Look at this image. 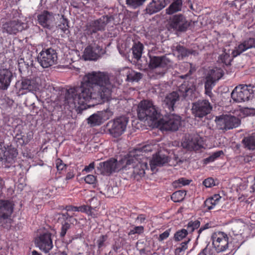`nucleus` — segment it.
Listing matches in <instances>:
<instances>
[{
  "instance_id": "1",
  "label": "nucleus",
  "mask_w": 255,
  "mask_h": 255,
  "mask_svg": "<svg viewBox=\"0 0 255 255\" xmlns=\"http://www.w3.org/2000/svg\"><path fill=\"white\" fill-rule=\"evenodd\" d=\"M113 87L107 74L92 72L83 77L80 86L68 89L65 98L75 105L90 107L108 101Z\"/></svg>"
},
{
  "instance_id": "2",
  "label": "nucleus",
  "mask_w": 255,
  "mask_h": 255,
  "mask_svg": "<svg viewBox=\"0 0 255 255\" xmlns=\"http://www.w3.org/2000/svg\"><path fill=\"white\" fill-rule=\"evenodd\" d=\"M195 90L193 83L184 82L178 88V91H174L167 94L162 101V106L166 113H170L174 111L177 102L179 101L180 96L186 98L191 95Z\"/></svg>"
},
{
  "instance_id": "3",
  "label": "nucleus",
  "mask_w": 255,
  "mask_h": 255,
  "mask_svg": "<svg viewBox=\"0 0 255 255\" xmlns=\"http://www.w3.org/2000/svg\"><path fill=\"white\" fill-rule=\"evenodd\" d=\"M173 62L167 56L149 55V67L151 70L150 76L158 79L164 76L167 70L172 67Z\"/></svg>"
},
{
  "instance_id": "4",
  "label": "nucleus",
  "mask_w": 255,
  "mask_h": 255,
  "mask_svg": "<svg viewBox=\"0 0 255 255\" xmlns=\"http://www.w3.org/2000/svg\"><path fill=\"white\" fill-rule=\"evenodd\" d=\"M137 116L140 120H149L154 122L160 117V113L157 108L152 101L142 100L137 106Z\"/></svg>"
},
{
  "instance_id": "5",
  "label": "nucleus",
  "mask_w": 255,
  "mask_h": 255,
  "mask_svg": "<svg viewBox=\"0 0 255 255\" xmlns=\"http://www.w3.org/2000/svg\"><path fill=\"white\" fill-rule=\"evenodd\" d=\"M120 162L122 164H124L122 167L123 170H130L129 173L130 175L134 177L137 175L140 177L144 175V168L146 166V163H140L135 157L132 156L122 158L120 160Z\"/></svg>"
},
{
  "instance_id": "6",
  "label": "nucleus",
  "mask_w": 255,
  "mask_h": 255,
  "mask_svg": "<svg viewBox=\"0 0 255 255\" xmlns=\"http://www.w3.org/2000/svg\"><path fill=\"white\" fill-rule=\"evenodd\" d=\"M113 19L112 16L103 15L99 18L88 22L84 30L88 35H92L100 31H104L107 25Z\"/></svg>"
},
{
  "instance_id": "7",
  "label": "nucleus",
  "mask_w": 255,
  "mask_h": 255,
  "mask_svg": "<svg viewBox=\"0 0 255 255\" xmlns=\"http://www.w3.org/2000/svg\"><path fill=\"white\" fill-rule=\"evenodd\" d=\"M253 87L251 85H240L236 86L231 93V98L237 103L245 102L253 97Z\"/></svg>"
},
{
  "instance_id": "8",
  "label": "nucleus",
  "mask_w": 255,
  "mask_h": 255,
  "mask_svg": "<svg viewBox=\"0 0 255 255\" xmlns=\"http://www.w3.org/2000/svg\"><path fill=\"white\" fill-rule=\"evenodd\" d=\"M162 130L176 131L181 125V117L174 114L167 113L158 121Z\"/></svg>"
},
{
  "instance_id": "9",
  "label": "nucleus",
  "mask_w": 255,
  "mask_h": 255,
  "mask_svg": "<svg viewBox=\"0 0 255 255\" xmlns=\"http://www.w3.org/2000/svg\"><path fill=\"white\" fill-rule=\"evenodd\" d=\"M128 120L126 117H120L109 121L107 127L110 134L114 137H118L125 131Z\"/></svg>"
},
{
  "instance_id": "10",
  "label": "nucleus",
  "mask_w": 255,
  "mask_h": 255,
  "mask_svg": "<svg viewBox=\"0 0 255 255\" xmlns=\"http://www.w3.org/2000/svg\"><path fill=\"white\" fill-rule=\"evenodd\" d=\"M37 61L43 68H48L57 62L58 57L56 51L52 48H44L38 54Z\"/></svg>"
},
{
  "instance_id": "11",
  "label": "nucleus",
  "mask_w": 255,
  "mask_h": 255,
  "mask_svg": "<svg viewBox=\"0 0 255 255\" xmlns=\"http://www.w3.org/2000/svg\"><path fill=\"white\" fill-rule=\"evenodd\" d=\"M215 122L219 129L225 130L236 128L241 123L239 118L231 115L216 117Z\"/></svg>"
},
{
  "instance_id": "12",
  "label": "nucleus",
  "mask_w": 255,
  "mask_h": 255,
  "mask_svg": "<svg viewBox=\"0 0 255 255\" xmlns=\"http://www.w3.org/2000/svg\"><path fill=\"white\" fill-rule=\"evenodd\" d=\"M122 164L120 160L118 162L117 159L111 158L105 161L100 162L97 166L98 171L104 175H110L114 172L123 170Z\"/></svg>"
},
{
  "instance_id": "13",
  "label": "nucleus",
  "mask_w": 255,
  "mask_h": 255,
  "mask_svg": "<svg viewBox=\"0 0 255 255\" xmlns=\"http://www.w3.org/2000/svg\"><path fill=\"white\" fill-rule=\"evenodd\" d=\"M38 78H22L19 84H17L18 96L26 94L28 92L34 93L39 90Z\"/></svg>"
},
{
  "instance_id": "14",
  "label": "nucleus",
  "mask_w": 255,
  "mask_h": 255,
  "mask_svg": "<svg viewBox=\"0 0 255 255\" xmlns=\"http://www.w3.org/2000/svg\"><path fill=\"white\" fill-rule=\"evenodd\" d=\"M212 109V106L208 100H199L192 103V113L195 118L202 119L209 114Z\"/></svg>"
},
{
  "instance_id": "15",
  "label": "nucleus",
  "mask_w": 255,
  "mask_h": 255,
  "mask_svg": "<svg viewBox=\"0 0 255 255\" xmlns=\"http://www.w3.org/2000/svg\"><path fill=\"white\" fill-rule=\"evenodd\" d=\"M211 239L212 245L217 253L224 252L228 249L229 238L224 232H217L213 233Z\"/></svg>"
},
{
  "instance_id": "16",
  "label": "nucleus",
  "mask_w": 255,
  "mask_h": 255,
  "mask_svg": "<svg viewBox=\"0 0 255 255\" xmlns=\"http://www.w3.org/2000/svg\"><path fill=\"white\" fill-rule=\"evenodd\" d=\"M191 25L186 17L181 13L174 15L170 21V26L178 32H185Z\"/></svg>"
},
{
  "instance_id": "17",
  "label": "nucleus",
  "mask_w": 255,
  "mask_h": 255,
  "mask_svg": "<svg viewBox=\"0 0 255 255\" xmlns=\"http://www.w3.org/2000/svg\"><path fill=\"white\" fill-rule=\"evenodd\" d=\"M26 27V23L18 19H14L3 23L1 26V29L3 33L12 35L22 31Z\"/></svg>"
},
{
  "instance_id": "18",
  "label": "nucleus",
  "mask_w": 255,
  "mask_h": 255,
  "mask_svg": "<svg viewBox=\"0 0 255 255\" xmlns=\"http://www.w3.org/2000/svg\"><path fill=\"white\" fill-rule=\"evenodd\" d=\"M105 51L95 42L89 44L84 50L83 58L85 60H96Z\"/></svg>"
},
{
  "instance_id": "19",
  "label": "nucleus",
  "mask_w": 255,
  "mask_h": 255,
  "mask_svg": "<svg viewBox=\"0 0 255 255\" xmlns=\"http://www.w3.org/2000/svg\"><path fill=\"white\" fill-rule=\"evenodd\" d=\"M169 0H151L147 4L143 12L145 15H151L163 9L168 4Z\"/></svg>"
},
{
  "instance_id": "20",
  "label": "nucleus",
  "mask_w": 255,
  "mask_h": 255,
  "mask_svg": "<svg viewBox=\"0 0 255 255\" xmlns=\"http://www.w3.org/2000/svg\"><path fill=\"white\" fill-rule=\"evenodd\" d=\"M35 242L39 249L45 253H48L53 248L51 234L48 232L40 235Z\"/></svg>"
},
{
  "instance_id": "21",
  "label": "nucleus",
  "mask_w": 255,
  "mask_h": 255,
  "mask_svg": "<svg viewBox=\"0 0 255 255\" xmlns=\"http://www.w3.org/2000/svg\"><path fill=\"white\" fill-rule=\"evenodd\" d=\"M55 20L52 12L44 10L37 15L38 23L43 28L50 29L53 26Z\"/></svg>"
},
{
  "instance_id": "22",
  "label": "nucleus",
  "mask_w": 255,
  "mask_h": 255,
  "mask_svg": "<svg viewBox=\"0 0 255 255\" xmlns=\"http://www.w3.org/2000/svg\"><path fill=\"white\" fill-rule=\"evenodd\" d=\"M13 78V74L11 70L7 68L0 69V89L6 90Z\"/></svg>"
},
{
  "instance_id": "23",
  "label": "nucleus",
  "mask_w": 255,
  "mask_h": 255,
  "mask_svg": "<svg viewBox=\"0 0 255 255\" xmlns=\"http://www.w3.org/2000/svg\"><path fill=\"white\" fill-rule=\"evenodd\" d=\"M255 48V38H249L241 43L236 49L232 51L234 56H237L246 50Z\"/></svg>"
},
{
  "instance_id": "24",
  "label": "nucleus",
  "mask_w": 255,
  "mask_h": 255,
  "mask_svg": "<svg viewBox=\"0 0 255 255\" xmlns=\"http://www.w3.org/2000/svg\"><path fill=\"white\" fill-rule=\"evenodd\" d=\"M107 113V111H100L93 114L88 118V123L91 127L100 125L104 121L109 119L106 116Z\"/></svg>"
},
{
  "instance_id": "25",
  "label": "nucleus",
  "mask_w": 255,
  "mask_h": 255,
  "mask_svg": "<svg viewBox=\"0 0 255 255\" xmlns=\"http://www.w3.org/2000/svg\"><path fill=\"white\" fill-rule=\"evenodd\" d=\"M168 161V157L161 153H158L153 155L152 160L150 161V166L153 170L155 166H161L167 163Z\"/></svg>"
},
{
  "instance_id": "26",
  "label": "nucleus",
  "mask_w": 255,
  "mask_h": 255,
  "mask_svg": "<svg viewBox=\"0 0 255 255\" xmlns=\"http://www.w3.org/2000/svg\"><path fill=\"white\" fill-rule=\"evenodd\" d=\"M13 210V204L8 200H0V216H11Z\"/></svg>"
},
{
  "instance_id": "27",
  "label": "nucleus",
  "mask_w": 255,
  "mask_h": 255,
  "mask_svg": "<svg viewBox=\"0 0 255 255\" xmlns=\"http://www.w3.org/2000/svg\"><path fill=\"white\" fill-rule=\"evenodd\" d=\"M124 72L127 77L126 81L128 82H138L142 77L141 73L135 72L128 68H126Z\"/></svg>"
},
{
  "instance_id": "28",
  "label": "nucleus",
  "mask_w": 255,
  "mask_h": 255,
  "mask_svg": "<svg viewBox=\"0 0 255 255\" xmlns=\"http://www.w3.org/2000/svg\"><path fill=\"white\" fill-rule=\"evenodd\" d=\"M182 0H173L168 7L166 9V13L168 15H172L182 10Z\"/></svg>"
},
{
  "instance_id": "29",
  "label": "nucleus",
  "mask_w": 255,
  "mask_h": 255,
  "mask_svg": "<svg viewBox=\"0 0 255 255\" xmlns=\"http://www.w3.org/2000/svg\"><path fill=\"white\" fill-rule=\"evenodd\" d=\"M203 139L199 135H195L187 143V147L190 149L198 150L203 147Z\"/></svg>"
},
{
  "instance_id": "30",
  "label": "nucleus",
  "mask_w": 255,
  "mask_h": 255,
  "mask_svg": "<svg viewBox=\"0 0 255 255\" xmlns=\"http://www.w3.org/2000/svg\"><path fill=\"white\" fill-rule=\"evenodd\" d=\"M242 143L245 148L254 151L255 150V134H251L244 137Z\"/></svg>"
},
{
  "instance_id": "31",
  "label": "nucleus",
  "mask_w": 255,
  "mask_h": 255,
  "mask_svg": "<svg viewBox=\"0 0 255 255\" xmlns=\"http://www.w3.org/2000/svg\"><path fill=\"white\" fill-rule=\"evenodd\" d=\"M176 50L178 53V57L179 59H183L184 58L188 57L191 54L195 55L197 54V52L195 50L187 49L180 44L176 46Z\"/></svg>"
},
{
  "instance_id": "32",
  "label": "nucleus",
  "mask_w": 255,
  "mask_h": 255,
  "mask_svg": "<svg viewBox=\"0 0 255 255\" xmlns=\"http://www.w3.org/2000/svg\"><path fill=\"white\" fill-rule=\"evenodd\" d=\"M231 54H232V56H231L230 55V50L227 51L226 49H224L223 51V53L219 56L218 60L226 65H230L233 57H235L234 56L232 52Z\"/></svg>"
},
{
  "instance_id": "33",
  "label": "nucleus",
  "mask_w": 255,
  "mask_h": 255,
  "mask_svg": "<svg viewBox=\"0 0 255 255\" xmlns=\"http://www.w3.org/2000/svg\"><path fill=\"white\" fill-rule=\"evenodd\" d=\"M133 57L138 60L141 57L143 45L139 42L134 43L131 48Z\"/></svg>"
},
{
  "instance_id": "34",
  "label": "nucleus",
  "mask_w": 255,
  "mask_h": 255,
  "mask_svg": "<svg viewBox=\"0 0 255 255\" xmlns=\"http://www.w3.org/2000/svg\"><path fill=\"white\" fill-rule=\"evenodd\" d=\"M221 197L219 195H215L213 197L207 199L204 201V206L208 210L213 209L219 202Z\"/></svg>"
},
{
  "instance_id": "35",
  "label": "nucleus",
  "mask_w": 255,
  "mask_h": 255,
  "mask_svg": "<svg viewBox=\"0 0 255 255\" xmlns=\"http://www.w3.org/2000/svg\"><path fill=\"white\" fill-rule=\"evenodd\" d=\"M188 233L187 230L182 229L177 231L173 237V239L176 242L181 241L183 240H186V238H190L188 236Z\"/></svg>"
},
{
  "instance_id": "36",
  "label": "nucleus",
  "mask_w": 255,
  "mask_h": 255,
  "mask_svg": "<svg viewBox=\"0 0 255 255\" xmlns=\"http://www.w3.org/2000/svg\"><path fill=\"white\" fill-rule=\"evenodd\" d=\"M29 65L28 62L25 61L23 58L18 61V68L21 74L27 75L29 72Z\"/></svg>"
},
{
  "instance_id": "37",
  "label": "nucleus",
  "mask_w": 255,
  "mask_h": 255,
  "mask_svg": "<svg viewBox=\"0 0 255 255\" xmlns=\"http://www.w3.org/2000/svg\"><path fill=\"white\" fill-rule=\"evenodd\" d=\"M147 0H126V3L128 7L133 9H137L142 6Z\"/></svg>"
},
{
  "instance_id": "38",
  "label": "nucleus",
  "mask_w": 255,
  "mask_h": 255,
  "mask_svg": "<svg viewBox=\"0 0 255 255\" xmlns=\"http://www.w3.org/2000/svg\"><path fill=\"white\" fill-rule=\"evenodd\" d=\"M186 194L185 190H178L174 192L171 196V200L174 202L182 201Z\"/></svg>"
},
{
  "instance_id": "39",
  "label": "nucleus",
  "mask_w": 255,
  "mask_h": 255,
  "mask_svg": "<svg viewBox=\"0 0 255 255\" xmlns=\"http://www.w3.org/2000/svg\"><path fill=\"white\" fill-rule=\"evenodd\" d=\"M218 74H220L217 78H213V76H208L206 78V81L205 83V89H212L213 87L215 85V82L216 80H218L222 77V74L220 72H218Z\"/></svg>"
},
{
  "instance_id": "40",
  "label": "nucleus",
  "mask_w": 255,
  "mask_h": 255,
  "mask_svg": "<svg viewBox=\"0 0 255 255\" xmlns=\"http://www.w3.org/2000/svg\"><path fill=\"white\" fill-rule=\"evenodd\" d=\"M12 219L10 216H0V226L6 229L10 228L11 226Z\"/></svg>"
},
{
  "instance_id": "41",
  "label": "nucleus",
  "mask_w": 255,
  "mask_h": 255,
  "mask_svg": "<svg viewBox=\"0 0 255 255\" xmlns=\"http://www.w3.org/2000/svg\"><path fill=\"white\" fill-rule=\"evenodd\" d=\"M58 27L66 34L70 33L69 29L70 26L68 19L63 17L60 19V23L58 24Z\"/></svg>"
},
{
  "instance_id": "42",
  "label": "nucleus",
  "mask_w": 255,
  "mask_h": 255,
  "mask_svg": "<svg viewBox=\"0 0 255 255\" xmlns=\"http://www.w3.org/2000/svg\"><path fill=\"white\" fill-rule=\"evenodd\" d=\"M191 181V180L187 179L182 177L174 181L172 185L173 187L175 188H180L183 186L189 185Z\"/></svg>"
},
{
  "instance_id": "43",
  "label": "nucleus",
  "mask_w": 255,
  "mask_h": 255,
  "mask_svg": "<svg viewBox=\"0 0 255 255\" xmlns=\"http://www.w3.org/2000/svg\"><path fill=\"white\" fill-rule=\"evenodd\" d=\"M224 152L222 150H219L218 151L213 153L210 156L204 159L205 164L213 162L216 159L219 158L221 155H223Z\"/></svg>"
},
{
  "instance_id": "44",
  "label": "nucleus",
  "mask_w": 255,
  "mask_h": 255,
  "mask_svg": "<svg viewBox=\"0 0 255 255\" xmlns=\"http://www.w3.org/2000/svg\"><path fill=\"white\" fill-rule=\"evenodd\" d=\"M191 241V238H186V240L181 243L180 246L177 247L175 251L176 254H179L182 252H184L188 248V244Z\"/></svg>"
},
{
  "instance_id": "45",
  "label": "nucleus",
  "mask_w": 255,
  "mask_h": 255,
  "mask_svg": "<svg viewBox=\"0 0 255 255\" xmlns=\"http://www.w3.org/2000/svg\"><path fill=\"white\" fill-rule=\"evenodd\" d=\"M200 222L198 220L190 221L187 226L186 230H187L188 233H192L195 229H197L200 227Z\"/></svg>"
},
{
  "instance_id": "46",
  "label": "nucleus",
  "mask_w": 255,
  "mask_h": 255,
  "mask_svg": "<svg viewBox=\"0 0 255 255\" xmlns=\"http://www.w3.org/2000/svg\"><path fill=\"white\" fill-rule=\"evenodd\" d=\"M198 255H216L214 249L208 244L205 248L201 250Z\"/></svg>"
},
{
  "instance_id": "47",
  "label": "nucleus",
  "mask_w": 255,
  "mask_h": 255,
  "mask_svg": "<svg viewBox=\"0 0 255 255\" xmlns=\"http://www.w3.org/2000/svg\"><path fill=\"white\" fill-rule=\"evenodd\" d=\"M14 139L18 145L22 146L26 144L25 142V136L22 135V132L19 131V133H17L14 137Z\"/></svg>"
},
{
  "instance_id": "48",
  "label": "nucleus",
  "mask_w": 255,
  "mask_h": 255,
  "mask_svg": "<svg viewBox=\"0 0 255 255\" xmlns=\"http://www.w3.org/2000/svg\"><path fill=\"white\" fill-rule=\"evenodd\" d=\"M144 232V227L142 226H135L132 229H131L128 233V235L130 236L135 234L140 235Z\"/></svg>"
},
{
  "instance_id": "49",
  "label": "nucleus",
  "mask_w": 255,
  "mask_h": 255,
  "mask_svg": "<svg viewBox=\"0 0 255 255\" xmlns=\"http://www.w3.org/2000/svg\"><path fill=\"white\" fill-rule=\"evenodd\" d=\"M70 224L68 223V222H62L61 232L60 233V237H64L65 236L67 231L70 228Z\"/></svg>"
},
{
  "instance_id": "50",
  "label": "nucleus",
  "mask_w": 255,
  "mask_h": 255,
  "mask_svg": "<svg viewBox=\"0 0 255 255\" xmlns=\"http://www.w3.org/2000/svg\"><path fill=\"white\" fill-rule=\"evenodd\" d=\"M7 150L3 142H0V159L2 160L6 158Z\"/></svg>"
},
{
  "instance_id": "51",
  "label": "nucleus",
  "mask_w": 255,
  "mask_h": 255,
  "mask_svg": "<svg viewBox=\"0 0 255 255\" xmlns=\"http://www.w3.org/2000/svg\"><path fill=\"white\" fill-rule=\"evenodd\" d=\"M203 184L206 187L210 188L215 185V182L213 178L209 177L203 181Z\"/></svg>"
},
{
  "instance_id": "52",
  "label": "nucleus",
  "mask_w": 255,
  "mask_h": 255,
  "mask_svg": "<svg viewBox=\"0 0 255 255\" xmlns=\"http://www.w3.org/2000/svg\"><path fill=\"white\" fill-rule=\"evenodd\" d=\"M108 236L107 235H101L98 239L97 243L99 249H101L105 246L104 243L107 241Z\"/></svg>"
},
{
  "instance_id": "53",
  "label": "nucleus",
  "mask_w": 255,
  "mask_h": 255,
  "mask_svg": "<svg viewBox=\"0 0 255 255\" xmlns=\"http://www.w3.org/2000/svg\"><path fill=\"white\" fill-rule=\"evenodd\" d=\"M96 177L93 175L89 174L85 177V181L86 183L93 184L95 183Z\"/></svg>"
},
{
  "instance_id": "54",
  "label": "nucleus",
  "mask_w": 255,
  "mask_h": 255,
  "mask_svg": "<svg viewBox=\"0 0 255 255\" xmlns=\"http://www.w3.org/2000/svg\"><path fill=\"white\" fill-rule=\"evenodd\" d=\"M56 166L58 171H62L64 169L66 165L63 163L62 160L59 158L56 160Z\"/></svg>"
},
{
  "instance_id": "55",
  "label": "nucleus",
  "mask_w": 255,
  "mask_h": 255,
  "mask_svg": "<svg viewBox=\"0 0 255 255\" xmlns=\"http://www.w3.org/2000/svg\"><path fill=\"white\" fill-rule=\"evenodd\" d=\"M241 227V225H234L232 229L233 234L235 236L241 235L242 234V231L240 229Z\"/></svg>"
},
{
  "instance_id": "56",
  "label": "nucleus",
  "mask_w": 255,
  "mask_h": 255,
  "mask_svg": "<svg viewBox=\"0 0 255 255\" xmlns=\"http://www.w3.org/2000/svg\"><path fill=\"white\" fill-rule=\"evenodd\" d=\"M170 232V229H168L164 231L163 233L161 234L158 238V240L159 242H162V241L166 239L169 236Z\"/></svg>"
},
{
  "instance_id": "57",
  "label": "nucleus",
  "mask_w": 255,
  "mask_h": 255,
  "mask_svg": "<svg viewBox=\"0 0 255 255\" xmlns=\"http://www.w3.org/2000/svg\"><path fill=\"white\" fill-rule=\"evenodd\" d=\"M145 219V216L143 214H140L136 218L135 221L138 224H141L144 222Z\"/></svg>"
},
{
  "instance_id": "58",
  "label": "nucleus",
  "mask_w": 255,
  "mask_h": 255,
  "mask_svg": "<svg viewBox=\"0 0 255 255\" xmlns=\"http://www.w3.org/2000/svg\"><path fill=\"white\" fill-rule=\"evenodd\" d=\"M92 209L91 207L83 205L80 207H78V211H81L82 212H86L88 210L90 211Z\"/></svg>"
},
{
  "instance_id": "59",
  "label": "nucleus",
  "mask_w": 255,
  "mask_h": 255,
  "mask_svg": "<svg viewBox=\"0 0 255 255\" xmlns=\"http://www.w3.org/2000/svg\"><path fill=\"white\" fill-rule=\"evenodd\" d=\"M95 168V163L94 162H91L88 166H86L83 170V171H85L86 172H89L94 169Z\"/></svg>"
},
{
  "instance_id": "60",
  "label": "nucleus",
  "mask_w": 255,
  "mask_h": 255,
  "mask_svg": "<svg viewBox=\"0 0 255 255\" xmlns=\"http://www.w3.org/2000/svg\"><path fill=\"white\" fill-rule=\"evenodd\" d=\"M65 209L67 211H78V207L73 206L72 205L66 206Z\"/></svg>"
},
{
  "instance_id": "61",
  "label": "nucleus",
  "mask_w": 255,
  "mask_h": 255,
  "mask_svg": "<svg viewBox=\"0 0 255 255\" xmlns=\"http://www.w3.org/2000/svg\"><path fill=\"white\" fill-rule=\"evenodd\" d=\"M33 138V133L32 132L30 131L27 133V135L25 136V142L26 144H27L31 139Z\"/></svg>"
},
{
  "instance_id": "62",
  "label": "nucleus",
  "mask_w": 255,
  "mask_h": 255,
  "mask_svg": "<svg viewBox=\"0 0 255 255\" xmlns=\"http://www.w3.org/2000/svg\"><path fill=\"white\" fill-rule=\"evenodd\" d=\"M59 215L61 216V218L63 220L64 222H67L70 216V215L67 212L59 213Z\"/></svg>"
},
{
  "instance_id": "63",
  "label": "nucleus",
  "mask_w": 255,
  "mask_h": 255,
  "mask_svg": "<svg viewBox=\"0 0 255 255\" xmlns=\"http://www.w3.org/2000/svg\"><path fill=\"white\" fill-rule=\"evenodd\" d=\"M68 223L71 224H76L77 221V220L74 218L72 215H70L67 221Z\"/></svg>"
},
{
  "instance_id": "64",
  "label": "nucleus",
  "mask_w": 255,
  "mask_h": 255,
  "mask_svg": "<svg viewBox=\"0 0 255 255\" xmlns=\"http://www.w3.org/2000/svg\"><path fill=\"white\" fill-rule=\"evenodd\" d=\"M211 226L209 223H207L205 225H204L203 226H202L198 231V233L199 234H200L203 231L205 230V229H209L211 228Z\"/></svg>"
}]
</instances>
